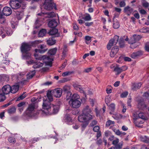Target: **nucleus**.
<instances>
[{
  "label": "nucleus",
  "instance_id": "obj_52",
  "mask_svg": "<svg viewBox=\"0 0 149 149\" xmlns=\"http://www.w3.org/2000/svg\"><path fill=\"white\" fill-rule=\"evenodd\" d=\"M83 123L82 125V130H83L84 128L87 126L88 124V121L84 123Z\"/></svg>",
  "mask_w": 149,
  "mask_h": 149
},
{
  "label": "nucleus",
  "instance_id": "obj_31",
  "mask_svg": "<svg viewBox=\"0 0 149 149\" xmlns=\"http://www.w3.org/2000/svg\"><path fill=\"white\" fill-rule=\"evenodd\" d=\"M57 50V49L56 48H54L49 50L48 52V53L50 55H53L55 54Z\"/></svg>",
  "mask_w": 149,
  "mask_h": 149
},
{
  "label": "nucleus",
  "instance_id": "obj_15",
  "mask_svg": "<svg viewBox=\"0 0 149 149\" xmlns=\"http://www.w3.org/2000/svg\"><path fill=\"white\" fill-rule=\"evenodd\" d=\"M82 114L88 116L89 115H91V111L88 106H85L82 111Z\"/></svg>",
  "mask_w": 149,
  "mask_h": 149
},
{
  "label": "nucleus",
  "instance_id": "obj_36",
  "mask_svg": "<svg viewBox=\"0 0 149 149\" xmlns=\"http://www.w3.org/2000/svg\"><path fill=\"white\" fill-rule=\"evenodd\" d=\"M148 137H147L146 136H145L143 137H140V139L142 141L146 143H148Z\"/></svg>",
  "mask_w": 149,
  "mask_h": 149
},
{
  "label": "nucleus",
  "instance_id": "obj_14",
  "mask_svg": "<svg viewBox=\"0 0 149 149\" xmlns=\"http://www.w3.org/2000/svg\"><path fill=\"white\" fill-rule=\"evenodd\" d=\"M48 33L50 35L54 36L55 37H58L60 36V34L58 33V29L55 28L50 30Z\"/></svg>",
  "mask_w": 149,
  "mask_h": 149
},
{
  "label": "nucleus",
  "instance_id": "obj_21",
  "mask_svg": "<svg viewBox=\"0 0 149 149\" xmlns=\"http://www.w3.org/2000/svg\"><path fill=\"white\" fill-rule=\"evenodd\" d=\"M141 85L142 84L141 83H134L132 84L131 88L132 90L135 91L139 89Z\"/></svg>",
  "mask_w": 149,
  "mask_h": 149
},
{
  "label": "nucleus",
  "instance_id": "obj_30",
  "mask_svg": "<svg viewBox=\"0 0 149 149\" xmlns=\"http://www.w3.org/2000/svg\"><path fill=\"white\" fill-rule=\"evenodd\" d=\"M16 111V108L15 107H13L8 110V112L10 114H13L15 113Z\"/></svg>",
  "mask_w": 149,
  "mask_h": 149
},
{
  "label": "nucleus",
  "instance_id": "obj_38",
  "mask_svg": "<svg viewBox=\"0 0 149 149\" xmlns=\"http://www.w3.org/2000/svg\"><path fill=\"white\" fill-rule=\"evenodd\" d=\"M23 53H24L23 56L25 59H29L30 58L31 54L30 53L26 52Z\"/></svg>",
  "mask_w": 149,
  "mask_h": 149
},
{
  "label": "nucleus",
  "instance_id": "obj_45",
  "mask_svg": "<svg viewBox=\"0 0 149 149\" xmlns=\"http://www.w3.org/2000/svg\"><path fill=\"white\" fill-rule=\"evenodd\" d=\"M6 21L5 18L3 17V15L2 14L0 16V23L2 24L4 23Z\"/></svg>",
  "mask_w": 149,
  "mask_h": 149
},
{
  "label": "nucleus",
  "instance_id": "obj_25",
  "mask_svg": "<svg viewBox=\"0 0 149 149\" xmlns=\"http://www.w3.org/2000/svg\"><path fill=\"white\" fill-rule=\"evenodd\" d=\"M4 33L2 35V38H3L5 36V33H6V34L8 36H9L12 33V31L10 28H5L4 30Z\"/></svg>",
  "mask_w": 149,
  "mask_h": 149
},
{
  "label": "nucleus",
  "instance_id": "obj_1",
  "mask_svg": "<svg viewBox=\"0 0 149 149\" xmlns=\"http://www.w3.org/2000/svg\"><path fill=\"white\" fill-rule=\"evenodd\" d=\"M80 97L77 94H74L69 101L70 105L74 108H77L79 107L81 104L79 99Z\"/></svg>",
  "mask_w": 149,
  "mask_h": 149
},
{
  "label": "nucleus",
  "instance_id": "obj_10",
  "mask_svg": "<svg viewBox=\"0 0 149 149\" xmlns=\"http://www.w3.org/2000/svg\"><path fill=\"white\" fill-rule=\"evenodd\" d=\"M21 3L16 0H12L10 4L11 7L13 9H16L21 6Z\"/></svg>",
  "mask_w": 149,
  "mask_h": 149
},
{
  "label": "nucleus",
  "instance_id": "obj_8",
  "mask_svg": "<svg viewBox=\"0 0 149 149\" xmlns=\"http://www.w3.org/2000/svg\"><path fill=\"white\" fill-rule=\"evenodd\" d=\"M114 68L113 71L116 72V75H118L122 72L125 71L127 69V66H123L121 67H119L118 66H113Z\"/></svg>",
  "mask_w": 149,
  "mask_h": 149
},
{
  "label": "nucleus",
  "instance_id": "obj_16",
  "mask_svg": "<svg viewBox=\"0 0 149 149\" xmlns=\"http://www.w3.org/2000/svg\"><path fill=\"white\" fill-rule=\"evenodd\" d=\"M73 86L76 90L78 91L81 93H83L85 95H86L85 92L81 86L76 84H74L73 85Z\"/></svg>",
  "mask_w": 149,
  "mask_h": 149
},
{
  "label": "nucleus",
  "instance_id": "obj_17",
  "mask_svg": "<svg viewBox=\"0 0 149 149\" xmlns=\"http://www.w3.org/2000/svg\"><path fill=\"white\" fill-rule=\"evenodd\" d=\"M133 10V9L129 6H127L124 9V12L129 16L130 15Z\"/></svg>",
  "mask_w": 149,
  "mask_h": 149
},
{
  "label": "nucleus",
  "instance_id": "obj_13",
  "mask_svg": "<svg viewBox=\"0 0 149 149\" xmlns=\"http://www.w3.org/2000/svg\"><path fill=\"white\" fill-rule=\"evenodd\" d=\"M1 91L5 95L8 94L11 91V86L8 84L4 86L2 88Z\"/></svg>",
  "mask_w": 149,
  "mask_h": 149
},
{
  "label": "nucleus",
  "instance_id": "obj_4",
  "mask_svg": "<svg viewBox=\"0 0 149 149\" xmlns=\"http://www.w3.org/2000/svg\"><path fill=\"white\" fill-rule=\"evenodd\" d=\"M42 107L44 110L43 111L46 114H51V107L50 103L47 100H43Z\"/></svg>",
  "mask_w": 149,
  "mask_h": 149
},
{
  "label": "nucleus",
  "instance_id": "obj_50",
  "mask_svg": "<svg viewBox=\"0 0 149 149\" xmlns=\"http://www.w3.org/2000/svg\"><path fill=\"white\" fill-rule=\"evenodd\" d=\"M64 118L66 121L70 122L71 120V118L69 115H66L65 116Z\"/></svg>",
  "mask_w": 149,
  "mask_h": 149
},
{
  "label": "nucleus",
  "instance_id": "obj_33",
  "mask_svg": "<svg viewBox=\"0 0 149 149\" xmlns=\"http://www.w3.org/2000/svg\"><path fill=\"white\" fill-rule=\"evenodd\" d=\"M46 33V30L43 29L41 30L38 34V36L39 37H42L44 36Z\"/></svg>",
  "mask_w": 149,
  "mask_h": 149
},
{
  "label": "nucleus",
  "instance_id": "obj_26",
  "mask_svg": "<svg viewBox=\"0 0 149 149\" xmlns=\"http://www.w3.org/2000/svg\"><path fill=\"white\" fill-rule=\"evenodd\" d=\"M134 123L136 126L141 127H142L141 124L143 123V120H139V119H137L134 121Z\"/></svg>",
  "mask_w": 149,
  "mask_h": 149
},
{
  "label": "nucleus",
  "instance_id": "obj_55",
  "mask_svg": "<svg viewBox=\"0 0 149 149\" xmlns=\"http://www.w3.org/2000/svg\"><path fill=\"white\" fill-rule=\"evenodd\" d=\"M8 141L11 143H15V142L16 140L15 139L12 137H10L8 139Z\"/></svg>",
  "mask_w": 149,
  "mask_h": 149
},
{
  "label": "nucleus",
  "instance_id": "obj_39",
  "mask_svg": "<svg viewBox=\"0 0 149 149\" xmlns=\"http://www.w3.org/2000/svg\"><path fill=\"white\" fill-rule=\"evenodd\" d=\"M42 41L40 40H36L32 42L31 45L33 46H36L38 44L41 43Z\"/></svg>",
  "mask_w": 149,
  "mask_h": 149
},
{
  "label": "nucleus",
  "instance_id": "obj_42",
  "mask_svg": "<svg viewBox=\"0 0 149 149\" xmlns=\"http://www.w3.org/2000/svg\"><path fill=\"white\" fill-rule=\"evenodd\" d=\"M91 37L88 36H86L85 39L86 41V42L87 44L90 43L91 42Z\"/></svg>",
  "mask_w": 149,
  "mask_h": 149
},
{
  "label": "nucleus",
  "instance_id": "obj_51",
  "mask_svg": "<svg viewBox=\"0 0 149 149\" xmlns=\"http://www.w3.org/2000/svg\"><path fill=\"white\" fill-rule=\"evenodd\" d=\"M139 118H141L143 119H145V117L144 116V114L143 113L140 112L138 114Z\"/></svg>",
  "mask_w": 149,
  "mask_h": 149
},
{
  "label": "nucleus",
  "instance_id": "obj_12",
  "mask_svg": "<svg viewBox=\"0 0 149 149\" xmlns=\"http://www.w3.org/2000/svg\"><path fill=\"white\" fill-rule=\"evenodd\" d=\"M35 109V105L33 104H31L29 105L26 109V113L28 116H31L32 113Z\"/></svg>",
  "mask_w": 149,
  "mask_h": 149
},
{
  "label": "nucleus",
  "instance_id": "obj_5",
  "mask_svg": "<svg viewBox=\"0 0 149 149\" xmlns=\"http://www.w3.org/2000/svg\"><path fill=\"white\" fill-rule=\"evenodd\" d=\"M141 38V37L139 35L134 34L130 38L129 41V43L131 44L130 47L131 48H134L138 46L136 45V46H134L133 44L139 41Z\"/></svg>",
  "mask_w": 149,
  "mask_h": 149
},
{
  "label": "nucleus",
  "instance_id": "obj_64",
  "mask_svg": "<svg viewBox=\"0 0 149 149\" xmlns=\"http://www.w3.org/2000/svg\"><path fill=\"white\" fill-rule=\"evenodd\" d=\"M143 97L146 98L148 99L149 97V92L145 93L143 95Z\"/></svg>",
  "mask_w": 149,
  "mask_h": 149
},
{
  "label": "nucleus",
  "instance_id": "obj_53",
  "mask_svg": "<svg viewBox=\"0 0 149 149\" xmlns=\"http://www.w3.org/2000/svg\"><path fill=\"white\" fill-rule=\"evenodd\" d=\"M72 93L70 92H68L67 93V95L66 96V98L67 100L70 99L71 98Z\"/></svg>",
  "mask_w": 149,
  "mask_h": 149
},
{
  "label": "nucleus",
  "instance_id": "obj_46",
  "mask_svg": "<svg viewBox=\"0 0 149 149\" xmlns=\"http://www.w3.org/2000/svg\"><path fill=\"white\" fill-rule=\"evenodd\" d=\"M123 145L122 143H120L115 146L116 149H121Z\"/></svg>",
  "mask_w": 149,
  "mask_h": 149
},
{
  "label": "nucleus",
  "instance_id": "obj_63",
  "mask_svg": "<svg viewBox=\"0 0 149 149\" xmlns=\"http://www.w3.org/2000/svg\"><path fill=\"white\" fill-rule=\"evenodd\" d=\"M145 49L146 51L149 52V42L147 43L146 44Z\"/></svg>",
  "mask_w": 149,
  "mask_h": 149
},
{
  "label": "nucleus",
  "instance_id": "obj_3",
  "mask_svg": "<svg viewBox=\"0 0 149 149\" xmlns=\"http://www.w3.org/2000/svg\"><path fill=\"white\" fill-rule=\"evenodd\" d=\"M43 6L44 8L47 10H51L54 8L57 9L56 4L54 3L53 0H45Z\"/></svg>",
  "mask_w": 149,
  "mask_h": 149
},
{
  "label": "nucleus",
  "instance_id": "obj_47",
  "mask_svg": "<svg viewBox=\"0 0 149 149\" xmlns=\"http://www.w3.org/2000/svg\"><path fill=\"white\" fill-rule=\"evenodd\" d=\"M70 90V88L69 86H64L63 88V91L66 93H68V92H70L69 90Z\"/></svg>",
  "mask_w": 149,
  "mask_h": 149
},
{
  "label": "nucleus",
  "instance_id": "obj_6",
  "mask_svg": "<svg viewBox=\"0 0 149 149\" xmlns=\"http://www.w3.org/2000/svg\"><path fill=\"white\" fill-rule=\"evenodd\" d=\"M93 116L92 115H89L87 116L85 115L82 114L78 116V119L79 121L82 123H84L88 121L89 120L93 119Z\"/></svg>",
  "mask_w": 149,
  "mask_h": 149
},
{
  "label": "nucleus",
  "instance_id": "obj_19",
  "mask_svg": "<svg viewBox=\"0 0 149 149\" xmlns=\"http://www.w3.org/2000/svg\"><path fill=\"white\" fill-rule=\"evenodd\" d=\"M11 13L12 10L9 7H6L3 9V13L4 15L8 16L10 15Z\"/></svg>",
  "mask_w": 149,
  "mask_h": 149
},
{
  "label": "nucleus",
  "instance_id": "obj_40",
  "mask_svg": "<svg viewBox=\"0 0 149 149\" xmlns=\"http://www.w3.org/2000/svg\"><path fill=\"white\" fill-rule=\"evenodd\" d=\"M126 0H120V6L121 7H124L126 5L125 2Z\"/></svg>",
  "mask_w": 149,
  "mask_h": 149
},
{
  "label": "nucleus",
  "instance_id": "obj_35",
  "mask_svg": "<svg viewBox=\"0 0 149 149\" xmlns=\"http://www.w3.org/2000/svg\"><path fill=\"white\" fill-rule=\"evenodd\" d=\"M120 47H123L124 45V37L120 38L119 41Z\"/></svg>",
  "mask_w": 149,
  "mask_h": 149
},
{
  "label": "nucleus",
  "instance_id": "obj_22",
  "mask_svg": "<svg viewBox=\"0 0 149 149\" xmlns=\"http://www.w3.org/2000/svg\"><path fill=\"white\" fill-rule=\"evenodd\" d=\"M58 25L57 23L55 20L53 19L50 21L48 23V25L50 27L54 28L56 27Z\"/></svg>",
  "mask_w": 149,
  "mask_h": 149
},
{
  "label": "nucleus",
  "instance_id": "obj_29",
  "mask_svg": "<svg viewBox=\"0 0 149 149\" xmlns=\"http://www.w3.org/2000/svg\"><path fill=\"white\" fill-rule=\"evenodd\" d=\"M53 95L52 94V92L51 91H48L47 93V96L48 97L49 100L50 102L52 101L53 100V98L52 97Z\"/></svg>",
  "mask_w": 149,
  "mask_h": 149
},
{
  "label": "nucleus",
  "instance_id": "obj_61",
  "mask_svg": "<svg viewBox=\"0 0 149 149\" xmlns=\"http://www.w3.org/2000/svg\"><path fill=\"white\" fill-rule=\"evenodd\" d=\"M119 141V140L118 139H117L114 140L113 142L112 143L113 144L115 145V146H116V145H117L118 144V143Z\"/></svg>",
  "mask_w": 149,
  "mask_h": 149
},
{
  "label": "nucleus",
  "instance_id": "obj_62",
  "mask_svg": "<svg viewBox=\"0 0 149 149\" xmlns=\"http://www.w3.org/2000/svg\"><path fill=\"white\" fill-rule=\"evenodd\" d=\"M74 34L77 36H79L80 37H82V34L81 32H74Z\"/></svg>",
  "mask_w": 149,
  "mask_h": 149
},
{
  "label": "nucleus",
  "instance_id": "obj_37",
  "mask_svg": "<svg viewBox=\"0 0 149 149\" xmlns=\"http://www.w3.org/2000/svg\"><path fill=\"white\" fill-rule=\"evenodd\" d=\"M68 51V49L66 48L63 49L62 53V59H64L65 57L66 56L67 52Z\"/></svg>",
  "mask_w": 149,
  "mask_h": 149
},
{
  "label": "nucleus",
  "instance_id": "obj_56",
  "mask_svg": "<svg viewBox=\"0 0 149 149\" xmlns=\"http://www.w3.org/2000/svg\"><path fill=\"white\" fill-rule=\"evenodd\" d=\"M47 14L48 15L49 17H52L55 16V13L54 12H51L49 13H47Z\"/></svg>",
  "mask_w": 149,
  "mask_h": 149
},
{
  "label": "nucleus",
  "instance_id": "obj_48",
  "mask_svg": "<svg viewBox=\"0 0 149 149\" xmlns=\"http://www.w3.org/2000/svg\"><path fill=\"white\" fill-rule=\"evenodd\" d=\"M119 24L118 22H115L113 23V27L114 29H118L119 27Z\"/></svg>",
  "mask_w": 149,
  "mask_h": 149
},
{
  "label": "nucleus",
  "instance_id": "obj_58",
  "mask_svg": "<svg viewBox=\"0 0 149 149\" xmlns=\"http://www.w3.org/2000/svg\"><path fill=\"white\" fill-rule=\"evenodd\" d=\"M110 109L112 111H113L115 109V105L114 104H111L109 107Z\"/></svg>",
  "mask_w": 149,
  "mask_h": 149
},
{
  "label": "nucleus",
  "instance_id": "obj_7",
  "mask_svg": "<svg viewBox=\"0 0 149 149\" xmlns=\"http://www.w3.org/2000/svg\"><path fill=\"white\" fill-rule=\"evenodd\" d=\"M119 39V37L115 36L113 38L110 40L107 45V48L108 50H110L111 47L116 45Z\"/></svg>",
  "mask_w": 149,
  "mask_h": 149
},
{
  "label": "nucleus",
  "instance_id": "obj_57",
  "mask_svg": "<svg viewBox=\"0 0 149 149\" xmlns=\"http://www.w3.org/2000/svg\"><path fill=\"white\" fill-rule=\"evenodd\" d=\"M53 112H52L51 111V112L52 113H57L58 111V109L57 108V107L56 106H54L53 107Z\"/></svg>",
  "mask_w": 149,
  "mask_h": 149
},
{
  "label": "nucleus",
  "instance_id": "obj_49",
  "mask_svg": "<svg viewBox=\"0 0 149 149\" xmlns=\"http://www.w3.org/2000/svg\"><path fill=\"white\" fill-rule=\"evenodd\" d=\"M73 73L72 72H70V71H67L65 72H63L62 74V76L63 77H65L66 76H67L69 75H70L71 74Z\"/></svg>",
  "mask_w": 149,
  "mask_h": 149
},
{
  "label": "nucleus",
  "instance_id": "obj_32",
  "mask_svg": "<svg viewBox=\"0 0 149 149\" xmlns=\"http://www.w3.org/2000/svg\"><path fill=\"white\" fill-rule=\"evenodd\" d=\"M144 100H140L138 101V106L140 108H142L145 107V104H144Z\"/></svg>",
  "mask_w": 149,
  "mask_h": 149
},
{
  "label": "nucleus",
  "instance_id": "obj_28",
  "mask_svg": "<svg viewBox=\"0 0 149 149\" xmlns=\"http://www.w3.org/2000/svg\"><path fill=\"white\" fill-rule=\"evenodd\" d=\"M56 42L55 40L53 39H49L47 41V44L49 45H54Z\"/></svg>",
  "mask_w": 149,
  "mask_h": 149
},
{
  "label": "nucleus",
  "instance_id": "obj_44",
  "mask_svg": "<svg viewBox=\"0 0 149 149\" xmlns=\"http://www.w3.org/2000/svg\"><path fill=\"white\" fill-rule=\"evenodd\" d=\"M114 124V121L109 120L107 122L106 124V126L108 127L110 125L112 124Z\"/></svg>",
  "mask_w": 149,
  "mask_h": 149
},
{
  "label": "nucleus",
  "instance_id": "obj_11",
  "mask_svg": "<svg viewBox=\"0 0 149 149\" xmlns=\"http://www.w3.org/2000/svg\"><path fill=\"white\" fill-rule=\"evenodd\" d=\"M31 48L30 45L29 44L24 43L22 44L21 49L22 53H26L30 50Z\"/></svg>",
  "mask_w": 149,
  "mask_h": 149
},
{
  "label": "nucleus",
  "instance_id": "obj_59",
  "mask_svg": "<svg viewBox=\"0 0 149 149\" xmlns=\"http://www.w3.org/2000/svg\"><path fill=\"white\" fill-rule=\"evenodd\" d=\"M93 130L94 132H98L100 131L99 127L98 126H95L93 128Z\"/></svg>",
  "mask_w": 149,
  "mask_h": 149
},
{
  "label": "nucleus",
  "instance_id": "obj_2",
  "mask_svg": "<svg viewBox=\"0 0 149 149\" xmlns=\"http://www.w3.org/2000/svg\"><path fill=\"white\" fill-rule=\"evenodd\" d=\"M36 59L42 60L45 65H49L50 67L52 66V61H53L52 58L46 55L40 56L39 58H36Z\"/></svg>",
  "mask_w": 149,
  "mask_h": 149
},
{
  "label": "nucleus",
  "instance_id": "obj_41",
  "mask_svg": "<svg viewBox=\"0 0 149 149\" xmlns=\"http://www.w3.org/2000/svg\"><path fill=\"white\" fill-rule=\"evenodd\" d=\"M82 19L86 21H89L91 19V17L89 14H88L85 17H83Z\"/></svg>",
  "mask_w": 149,
  "mask_h": 149
},
{
  "label": "nucleus",
  "instance_id": "obj_24",
  "mask_svg": "<svg viewBox=\"0 0 149 149\" xmlns=\"http://www.w3.org/2000/svg\"><path fill=\"white\" fill-rule=\"evenodd\" d=\"M19 86L18 85H14L11 87L10 92L13 93H15L17 92L19 90Z\"/></svg>",
  "mask_w": 149,
  "mask_h": 149
},
{
  "label": "nucleus",
  "instance_id": "obj_9",
  "mask_svg": "<svg viewBox=\"0 0 149 149\" xmlns=\"http://www.w3.org/2000/svg\"><path fill=\"white\" fill-rule=\"evenodd\" d=\"M51 91L52 95L56 97H60L62 95V90L61 88H56Z\"/></svg>",
  "mask_w": 149,
  "mask_h": 149
},
{
  "label": "nucleus",
  "instance_id": "obj_20",
  "mask_svg": "<svg viewBox=\"0 0 149 149\" xmlns=\"http://www.w3.org/2000/svg\"><path fill=\"white\" fill-rule=\"evenodd\" d=\"M143 53L141 51H139L133 53L131 55V57L133 58H136L138 57L141 56Z\"/></svg>",
  "mask_w": 149,
  "mask_h": 149
},
{
  "label": "nucleus",
  "instance_id": "obj_43",
  "mask_svg": "<svg viewBox=\"0 0 149 149\" xmlns=\"http://www.w3.org/2000/svg\"><path fill=\"white\" fill-rule=\"evenodd\" d=\"M6 98L5 95L2 93H0V102L4 101Z\"/></svg>",
  "mask_w": 149,
  "mask_h": 149
},
{
  "label": "nucleus",
  "instance_id": "obj_27",
  "mask_svg": "<svg viewBox=\"0 0 149 149\" xmlns=\"http://www.w3.org/2000/svg\"><path fill=\"white\" fill-rule=\"evenodd\" d=\"M43 63L39 62L37 61L35 62L34 65L33 66V68H37L42 67L43 66Z\"/></svg>",
  "mask_w": 149,
  "mask_h": 149
},
{
  "label": "nucleus",
  "instance_id": "obj_23",
  "mask_svg": "<svg viewBox=\"0 0 149 149\" xmlns=\"http://www.w3.org/2000/svg\"><path fill=\"white\" fill-rule=\"evenodd\" d=\"M38 47L40 48V50H39V53H43L47 50L46 45H40Z\"/></svg>",
  "mask_w": 149,
  "mask_h": 149
},
{
  "label": "nucleus",
  "instance_id": "obj_18",
  "mask_svg": "<svg viewBox=\"0 0 149 149\" xmlns=\"http://www.w3.org/2000/svg\"><path fill=\"white\" fill-rule=\"evenodd\" d=\"M119 50V49L117 46L113 47L110 53V56L112 57H114Z\"/></svg>",
  "mask_w": 149,
  "mask_h": 149
},
{
  "label": "nucleus",
  "instance_id": "obj_54",
  "mask_svg": "<svg viewBox=\"0 0 149 149\" xmlns=\"http://www.w3.org/2000/svg\"><path fill=\"white\" fill-rule=\"evenodd\" d=\"M26 97V95L24 93L22 95H20V96L18 98L17 100H22Z\"/></svg>",
  "mask_w": 149,
  "mask_h": 149
},
{
  "label": "nucleus",
  "instance_id": "obj_34",
  "mask_svg": "<svg viewBox=\"0 0 149 149\" xmlns=\"http://www.w3.org/2000/svg\"><path fill=\"white\" fill-rule=\"evenodd\" d=\"M35 72L34 71H33L29 73L26 75V78L28 79H30L32 78L34 75Z\"/></svg>",
  "mask_w": 149,
  "mask_h": 149
},
{
  "label": "nucleus",
  "instance_id": "obj_60",
  "mask_svg": "<svg viewBox=\"0 0 149 149\" xmlns=\"http://www.w3.org/2000/svg\"><path fill=\"white\" fill-rule=\"evenodd\" d=\"M128 92H123L120 95V97L122 98L126 97L128 95Z\"/></svg>",
  "mask_w": 149,
  "mask_h": 149
}]
</instances>
